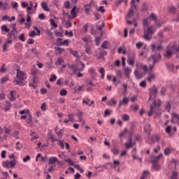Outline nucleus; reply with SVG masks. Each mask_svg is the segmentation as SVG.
<instances>
[{"instance_id":"obj_1","label":"nucleus","mask_w":179,"mask_h":179,"mask_svg":"<svg viewBox=\"0 0 179 179\" xmlns=\"http://www.w3.org/2000/svg\"><path fill=\"white\" fill-rule=\"evenodd\" d=\"M134 129H135V125L131 124L130 127V131L129 132V138L127 142L125 143L126 149H131L135 146V141H132V136H134Z\"/></svg>"},{"instance_id":"obj_2","label":"nucleus","mask_w":179,"mask_h":179,"mask_svg":"<svg viewBox=\"0 0 179 179\" xmlns=\"http://www.w3.org/2000/svg\"><path fill=\"white\" fill-rule=\"evenodd\" d=\"M16 78H17V79H15L16 85L22 86L23 81H24V80H26V79H27V74H26L25 72H24L22 71H19V69H17Z\"/></svg>"},{"instance_id":"obj_3","label":"nucleus","mask_w":179,"mask_h":179,"mask_svg":"<svg viewBox=\"0 0 179 179\" xmlns=\"http://www.w3.org/2000/svg\"><path fill=\"white\" fill-rule=\"evenodd\" d=\"M176 50L179 51V48H177L174 44H169L166 48V52L164 54V57L165 58H171Z\"/></svg>"},{"instance_id":"obj_4","label":"nucleus","mask_w":179,"mask_h":179,"mask_svg":"<svg viewBox=\"0 0 179 179\" xmlns=\"http://www.w3.org/2000/svg\"><path fill=\"white\" fill-rule=\"evenodd\" d=\"M153 33V28L152 27H148L147 29L144 28L143 38L148 41L150 40V36H152Z\"/></svg>"},{"instance_id":"obj_5","label":"nucleus","mask_w":179,"mask_h":179,"mask_svg":"<svg viewBox=\"0 0 179 179\" xmlns=\"http://www.w3.org/2000/svg\"><path fill=\"white\" fill-rule=\"evenodd\" d=\"M159 92V90H157V87H156L155 85H154L152 87L150 90V98L149 100H152V99H155L156 97V95Z\"/></svg>"},{"instance_id":"obj_6","label":"nucleus","mask_w":179,"mask_h":179,"mask_svg":"<svg viewBox=\"0 0 179 179\" xmlns=\"http://www.w3.org/2000/svg\"><path fill=\"white\" fill-rule=\"evenodd\" d=\"M2 166L5 169H12L13 167H15V166H16V162H15V161H5L3 162Z\"/></svg>"},{"instance_id":"obj_7","label":"nucleus","mask_w":179,"mask_h":179,"mask_svg":"<svg viewBox=\"0 0 179 179\" xmlns=\"http://www.w3.org/2000/svg\"><path fill=\"white\" fill-rule=\"evenodd\" d=\"M57 45L58 47H62V45H66L68 47V45H69V40L66 39L62 42V38H58L57 39Z\"/></svg>"},{"instance_id":"obj_8","label":"nucleus","mask_w":179,"mask_h":179,"mask_svg":"<svg viewBox=\"0 0 179 179\" xmlns=\"http://www.w3.org/2000/svg\"><path fill=\"white\" fill-rule=\"evenodd\" d=\"M135 59H136L135 54L130 55L127 59V62L129 65H130L131 66H134L135 65Z\"/></svg>"},{"instance_id":"obj_9","label":"nucleus","mask_w":179,"mask_h":179,"mask_svg":"<svg viewBox=\"0 0 179 179\" xmlns=\"http://www.w3.org/2000/svg\"><path fill=\"white\" fill-rule=\"evenodd\" d=\"M80 64H81L80 69L78 68V66H76H76H74V69L73 70L74 75H76V72H78V71H79V72H82V71H83L85 69V68H86L85 63H83V62H80Z\"/></svg>"},{"instance_id":"obj_10","label":"nucleus","mask_w":179,"mask_h":179,"mask_svg":"<svg viewBox=\"0 0 179 179\" xmlns=\"http://www.w3.org/2000/svg\"><path fill=\"white\" fill-rule=\"evenodd\" d=\"M151 58L152 59L154 64H156L159 59H162V55L159 52H155V55L151 56Z\"/></svg>"},{"instance_id":"obj_11","label":"nucleus","mask_w":179,"mask_h":179,"mask_svg":"<svg viewBox=\"0 0 179 179\" xmlns=\"http://www.w3.org/2000/svg\"><path fill=\"white\" fill-rule=\"evenodd\" d=\"M162 49L163 47L162 46V45H159L158 46H157L155 43H152L151 45V50L152 52H156V50H157V51H162Z\"/></svg>"},{"instance_id":"obj_12","label":"nucleus","mask_w":179,"mask_h":179,"mask_svg":"<svg viewBox=\"0 0 179 179\" xmlns=\"http://www.w3.org/2000/svg\"><path fill=\"white\" fill-rule=\"evenodd\" d=\"M144 131L148 134V136H150V132L152 131V127L150 124H146L144 126Z\"/></svg>"},{"instance_id":"obj_13","label":"nucleus","mask_w":179,"mask_h":179,"mask_svg":"<svg viewBox=\"0 0 179 179\" xmlns=\"http://www.w3.org/2000/svg\"><path fill=\"white\" fill-rule=\"evenodd\" d=\"M156 108V101H154V106H150V110L148 112V115L149 117H152L153 115V113H155V108Z\"/></svg>"},{"instance_id":"obj_14","label":"nucleus","mask_w":179,"mask_h":179,"mask_svg":"<svg viewBox=\"0 0 179 179\" xmlns=\"http://www.w3.org/2000/svg\"><path fill=\"white\" fill-rule=\"evenodd\" d=\"M129 103V99L124 98L122 101L120 102L119 106H128Z\"/></svg>"},{"instance_id":"obj_15","label":"nucleus","mask_w":179,"mask_h":179,"mask_svg":"<svg viewBox=\"0 0 179 179\" xmlns=\"http://www.w3.org/2000/svg\"><path fill=\"white\" fill-rule=\"evenodd\" d=\"M151 163L154 169H155L157 171L160 170V165H159V162L152 161Z\"/></svg>"},{"instance_id":"obj_16","label":"nucleus","mask_w":179,"mask_h":179,"mask_svg":"<svg viewBox=\"0 0 179 179\" xmlns=\"http://www.w3.org/2000/svg\"><path fill=\"white\" fill-rule=\"evenodd\" d=\"M91 8H92V3H89L85 6V12L87 15H90Z\"/></svg>"},{"instance_id":"obj_17","label":"nucleus","mask_w":179,"mask_h":179,"mask_svg":"<svg viewBox=\"0 0 179 179\" xmlns=\"http://www.w3.org/2000/svg\"><path fill=\"white\" fill-rule=\"evenodd\" d=\"M41 7L43 9V10H45V12H50L51 10L50 8H48V6L47 5V3L42 2L41 3Z\"/></svg>"},{"instance_id":"obj_18","label":"nucleus","mask_w":179,"mask_h":179,"mask_svg":"<svg viewBox=\"0 0 179 179\" xmlns=\"http://www.w3.org/2000/svg\"><path fill=\"white\" fill-rule=\"evenodd\" d=\"M128 134V129H124L120 134V138H125Z\"/></svg>"},{"instance_id":"obj_19","label":"nucleus","mask_w":179,"mask_h":179,"mask_svg":"<svg viewBox=\"0 0 179 179\" xmlns=\"http://www.w3.org/2000/svg\"><path fill=\"white\" fill-rule=\"evenodd\" d=\"M55 162H58V158H57V157H52L49 158V160H48L49 164H54Z\"/></svg>"},{"instance_id":"obj_20","label":"nucleus","mask_w":179,"mask_h":179,"mask_svg":"<svg viewBox=\"0 0 179 179\" xmlns=\"http://www.w3.org/2000/svg\"><path fill=\"white\" fill-rule=\"evenodd\" d=\"M107 55V51L102 50L100 52L99 55L97 57L98 59H101V58H104Z\"/></svg>"},{"instance_id":"obj_21","label":"nucleus","mask_w":179,"mask_h":179,"mask_svg":"<svg viewBox=\"0 0 179 179\" xmlns=\"http://www.w3.org/2000/svg\"><path fill=\"white\" fill-rule=\"evenodd\" d=\"M179 122V115H178L176 113H173L172 115V122Z\"/></svg>"},{"instance_id":"obj_22","label":"nucleus","mask_w":179,"mask_h":179,"mask_svg":"<svg viewBox=\"0 0 179 179\" xmlns=\"http://www.w3.org/2000/svg\"><path fill=\"white\" fill-rule=\"evenodd\" d=\"M70 52L76 58H78V59L80 58V56L79 55V53L78 52V51L72 50L71 49H70Z\"/></svg>"},{"instance_id":"obj_23","label":"nucleus","mask_w":179,"mask_h":179,"mask_svg":"<svg viewBox=\"0 0 179 179\" xmlns=\"http://www.w3.org/2000/svg\"><path fill=\"white\" fill-rule=\"evenodd\" d=\"M124 71L125 76L127 78H129V73H131V69H129V67H125L124 69Z\"/></svg>"},{"instance_id":"obj_24","label":"nucleus","mask_w":179,"mask_h":179,"mask_svg":"<svg viewBox=\"0 0 179 179\" xmlns=\"http://www.w3.org/2000/svg\"><path fill=\"white\" fill-rule=\"evenodd\" d=\"M30 135L31 136V142H33L34 139H38V136L37 135V134H36V132L31 131Z\"/></svg>"},{"instance_id":"obj_25","label":"nucleus","mask_w":179,"mask_h":179,"mask_svg":"<svg viewBox=\"0 0 179 179\" xmlns=\"http://www.w3.org/2000/svg\"><path fill=\"white\" fill-rule=\"evenodd\" d=\"M76 6H74L73 8L71 9V13L72 15V17L73 19H75V17H76Z\"/></svg>"},{"instance_id":"obj_26","label":"nucleus","mask_w":179,"mask_h":179,"mask_svg":"<svg viewBox=\"0 0 179 179\" xmlns=\"http://www.w3.org/2000/svg\"><path fill=\"white\" fill-rule=\"evenodd\" d=\"M131 17H134V9L132 8L129 11L126 19H131Z\"/></svg>"},{"instance_id":"obj_27","label":"nucleus","mask_w":179,"mask_h":179,"mask_svg":"<svg viewBox=\"0 0 179 179\" xmlns=\"http://www.w3.org/2000/svg\"><path fill=\"white\" fill-rule=\"evenodd\" d=\"M69 120L70 122H73L75 120V113L68 114Z\"/></svg>"},{"instance_id":"obj_28","label":"nucleus","mask_w":179,"mask_h":179,"mask_svg":"<svg viewBox=\"0 0 179 179\" xmlns=\"http://www.w3.org/2000/svg\"><path fill=\"white\" fill-rule=\"evenodd\" d=\"M101 79H104V75H106V70L103 67L99 69Z\"/></svg>"},{"instance_id":"obj_29","label":"nucleus","mask_w":179,"mask_h":179,"mask_svg":"<svg viewBox=\"0 0 179 179\" xmlns=\"http://www.w3.org/2000/svg\"><path fill=\"white\" fill-rule=\"evenodd\" d=\"M152 80H155V74L150 73L148 78V82L150 83Z\"/></svg>"},{"instance_id":"obj_30","label":"nucleus","mask_w":179,"mask_h":179,"mask_svg":"<svg viewBox=\"0 0 179 179\" xmlns=\"http://www.w3.org/2000/svg\"><path fill=\"white\" fill-rule=\"evenodd\" d=\"M7 106L4 108V110L9 111L10 110V108L12 107V104H10V102L6 101Z\"/></svg>"},{"instance_id":"obj_31","label":"nucleus","mask_w":179,"mask_h":179,"mask_svg":"<svg viewBox=\"0 0 179 179\" xmlns=\"http://www.w3.org/2000/svg\"><path fill=\"white\" fill-rule=\"evenodd\" d=\"M63 51H65V49L62 48H57L55 52H56V54L61 55V54H62Z\"/></svg>"},{"instance_id":"obj_32","label":"nucleus","mask_w":179,"mask_h":179,"mask_svg":"<svg viewBox=\"0 0 179 179\" xmlns=\"http://www.w3.org/2000/svg\"><path fill=\"white\" fill-rule=\"evenodd\" d=\"M50 22L51 26H53V27H55V29H57L58 27V24H57V23H55V21H54V19L51 18L50 20Z\"/></svg>"},{"instance_id":"obj_33","label":"nucleus","mask_w":179,"mask_h":179,"mask_svg":"<svg viewBox=\"0 0 179 179\" xmlns=\"http://www.w3.org/2000/svg\"><path fill=\"white\" fill-rule=\"evenodd\" d=\"M143 25L145 27H148V26H149V20H148V18H145L143 21Z\"/></svg>"},{"instance_id":"obj_34","label":"nucleus","mask_w":179,"mask_h":179,"mask_svg":"<svg viewBox=\"0 0 179 179\" xmlns=\"http://www.w3.org/2000/svg\"><path fill=\"white\" fill-rule=\"evenodd\" d=\"M150 19L151 20H154V22H156L157 20V17L155 13H151L150 15Z\"/></svg>"},{"instance_id":"obj_35","label":"nucleus","mask_w":179,"mask_h":179,"mask_svg":"<svg viewBox=\"0 0 179 179\" xmlns=\"http://www.w3.org/2000/svg\"><path fill=\"white\" fill-rule=\"evenodd\" d=\"M65 162H66L67 163H69V166H75V162H73V161L71 160L70 158L64 159Z\"/></svg>"},{"instance_id":"obj_36","label":"nucleus","mask_w":179,"mask_h":179,"mask_svg":"<svg viewBox=\"0 0 179 179\" xmlns=\"http://www.w3.org/2000/svg\"><path fill=\"white\" fill-rule=\"evenodd\" d=\"M63 134H64V130L63 129H61L59 131H56V134L59 137V139H61Z\"/></svg>"},{"instance_id":"obj_37","label":"nucleus","mask_w":179,"mask_h":179,"mask_svg":"<svg viewBox=\"0 0 179 179\" xmlns=\"http://www.w3.org/2000/svg\"><path fill=\"white\" fill-rule=\"evenodd\" d=\"M134 75L136 79H141V78H142V74H139V71H138V70H136L134 71Z\"/></svg>"},{"instance_id":"obj_38","label":"nucleus","mask_w":179,"mask_h":179,"mask_svg":"<svg viewBox=\"0 0 179 179\" xmlns=\"http://www.w3.org/2000/svg\"><path fill=\"white\" fill-rule=\"evenodd\" d=\"M122 120L123 121H125V122L129 121V115H127V114L123 115L122 116Z\"/></svg>"},{"instance_id":"obj_39","label":"nucleus","mask_w":179,"mask_h":179,"mask_svg":"<svg viewBox=\"0 0 179 179\" xmlns=\"http://www.w3.org/2000/svg\"><path fill=\"white\" fill-rule=\"evenodd\" d=\"M8 80H9V78L8 76L3 77L1 80V83H2V84L6 83V82H8Z\"/></svg>"},{"instance_id":"obj_40","label":"nucleus","mask_w":179,"mask_h":179,"mask_svg":"<svg viewBox=\"0 0 179 179\" xmlns=\"http://www.w3.org/2000/svg\"><path fill=\"white\" fill-rule=\"evenodd\" d=\"M105 24H106L104 23V22H102L101 25L96 26L97 30H99V31H101L103 30V27H104Z\"/></svg>"},{"instance_id":"obj_41","label":"nucleus","mask_w":179,"mask_h":179,"mask_svg":"<svg viewBox=\"0 0 179 179\" xmlns=\"http://www.w3.org/2000/svg\"><path fill=\"white\" fill-rule=\"evenodd\" d=\"M77 117H78V120H79V122H82V117H83V113H82V112H79L78 114H77Z\"/></svg>"},{"instance_id":"obj_42","label":"nucleus","mask_w":179,"mask_h":179,"mask_svg":"<svg viewBox=\"0 0 179 179\" xmlns=\"http://www.w3.org/2000/svg\"><path fill=\"white\" fill-rule=\"evenodd\" d=\"M15 33H17V31H15L14 29H13L10 33H8V36L9 38H12V36H15Z\"/></svg>"},{"instance_id":"obj_43","label":"nucleus","mask_w":179,"mask_h":179,"mask_svg":"<svg viewBox=\"0 0 179 179\" xmlns=\"http://www.w3.org/2000/svg\"><path fill=\"white\" fill-rule=\"evenodd\" d=\"M164 108L166 110H167L168 111H170V110H171V104L170 103V102H168L165 106H164Z\"/></svg>"},{"instance_id":"obj_44","label":"nucleus","mask_w":179,"mask_h":179,"mask_svg":"<svg viewBox=\"0 0 179 179\" xmlns=\"http://www.w3.org/2000/svg\"><path fill=\"white\" fill-rule=\"evenodd\" d=\"M169 166H172V167H173V169H176V166H177V161L176 160H173L170 162Z\"/></svg>"},{"instance_id":"obj_45","label":"nucleus","mask_w":179,"mask_h":179,"mask_svg":"<svg viewBox=\"0 0 179 179\" xmlns=\"http://www.w3.org/2000/svg\"><path fill=\"white\" fill-rule=\"evenodd\" d=\"M49 80H50V82H54V81L57 80V76L55 74H52Z\"/></svg>"},{"instance_id":"obj_46","label":"nucleus","mask_w":179,"mask_h":179,"mask_svg":"<svg viewBox=\"0 0 179 179\" xmlns=\"http://www.w3.org/2000/svg\"><path fill=\"white\" fill-rule=\"evenodd\" d=\"M22 148H23V145H22L20 143V142H17V143H16V150H20V149H22Z\"/></svg>"},{"instance_id":"obj_47","label":"nucleus","mask_w":179,"mask_h":179,"mask_svg":"<svg viewBox=\"0 0 179 179\" xmlns=\"http://www.w3.org/2000/svg\"><path fill=\"white\" fill-rule=\"evenodd\" d=\"M170 153H171V148H166L164 150V155L166 156H169V155H170Z\"/></svg>"},{"instance_id":"obj_48","label":"nucleus","mask_w":179,"mask_h":179,"mask_svg":"<svg viewBox=\"0 0 179 179\" xmlns=\"http://www.w3.org/2000/svg\"><path fill=\"white\" fill-rule=\"evenodd\" d=\"M55 34L57 36V37H62L64 36V33L59 32L58 31H55Z\"/></svg>"},{"instance_id":"obj_49","label":"nucleus","mask_w":179,"mask_h":179,"mask_svg":"<svg viewBox=\"0 0 179 179\" xmlns=\"http://www.w3.org/2000/svg\"><path fill=\"white\" fill-rule=\"evenodd\" d=\"M64 35L69 36V37H73V32H72V31H66Z\"/></svg>"},{"instance_id":"obj_50","label":"nucleus","mask_w":179,"mask_h":179,"mask_svg":"<svg viewBox=\"0 0 179 179\" xmlns=\"http://www.w3.org/2000/svg\"><path fill=\"white\" fill-rule=\"evenodd\" d=\"M177 177H178V173L173 172L171 179H178Z\"/></svg>"},{"instance_id":"obj_51","label":"nucleus","mask_w":179,"mask_h":179,"mask_svg":"<svg viewBox=\"0 0 179 179\" xmlns=\"http://www.w3.org/2000/svg\"><path fill=\"white\" fill-rule=\"evenodd\" d=\"M33 29H34V30H36V36H40V34H41V31H40V29H38V28L37 27H36V26H34L33 27Z\"/></svg>"},{"instance_id":"obj_52","label":"nucleus","mask_w":179,"mask_h":179,"mask_svg":"<svg viewBox=\"0 0 179 179\" xmlns=\"http://www.w3.org/2000/svg\"><path fill=\"white\" fill-rule=\"evenodd\" d=\"M1 30L6 31V33H9V29L8 28V27H6V25L1 26Z\"/></svg>"},{"instance_id":"obj_53","label":"nucleus","mask_w":179,"mask_h":179,"mask_svg":"<svg viewBox=\"0 0 179 179\" xmlns=\"http://www.w3.org/2000/svg\"><path fill=\"white\" fill-rule=\"evenodd\" d=\"M66 94H68V92L66 91V90L63 89L60 91V95L66 96Z\"/></svg>"},{"instance_id":"obj_54","label":"nucleus","mask_w":179,"mask_h":179,"mask_svg":"<svg viewBox=\"0 0 179 179\" xmlns=\"http://www.w3.org/2000/svg\"><path fill=\"white\" fill-rule=\"evenodd\" d=\"M177 10V8H176V7L174 6H171L169 8V12H171V13H176Z\"/></svg>"},{"instance_id":"obj_55","label":"nucleus","mask_w":179,"mask_h":179,"mask_svg":"<svg viewBox=\"0 0 179 179\" xmlns=\"http://www.w3.org/2000/svg\"><path fill=\"white\" fill-rule=\"evenodd\" d=\"M166 134H171V126H167L165 129Z\"/></svg>"},{"instance_id":"obj_56","label":"nucleus","mask_w":179,"mask_h":179,"mask_svg":"<svg viewBox=\"0 0 179 179\" xmlns=\"http://www.w3.org/2000/svg\"><path fill=\"white\" fill-rule=\"evenodd\" d=\"M2 20H8L9 22H12V20H10V17H9L8 15L3 16Z\"/></svg>"},{"instance_id":"obj_57","label":"nucleus","mask_w":179,"mask_h":179,"mask_svg":"<svg viewBox=\"0 0 179 179\" xmlns=\"http://www.w3.org/2000/svg\"><path fill=\"white\" fill-rule=\"evenodd\" d=\"M61 64H64V60L62 58H59L57 62L55 63V65H61Z\"/></svg>"},{"instance_id":"obj_58","label":"nucleus","mask_w":179,"mask_h":179,"mask_svg":"<svg viewBox=\"0 0 179 179\" xmlns=\"http://www.w3.org/2000/svg\"><path fill=\"white\" fill-rule=\"evenodd\" d=\"M91 34L92 36H96V29H94V27H93V26L91 27Z\"/></svg>"},{"instance_id":"obj_59","label":"nucleus","mask_w":179,"mask_h":179,"mask_svg":"<svg viewBox=\"0 0 179 179\" xmlns=\"http://www.w3.org/2000/svg\"><path fill=\"white\" fill-rule=\"evenodd\" d=\"M64 7L66 8V9H69V8H71V3L69 1H65L64 2Z\"/></svg>"},{"instance_id":"obj_60","label":"nucleus","mask_w":179,"mask_h":179,"mask_svg":"<svg viewBox=\"0 0 179 179\" xmlns=\"http://www.w3.org/2000/svg\"><path fill=\"white\" fill-rule=\"evenodd\" d=\"M19 38L22 42L26 41V38H24V34H22L21 35H20Z\"/></svg>"},{"instance_id":"obj_61","label":"nucleus","mask_w":179,"mask_h":179,"mask_svg":"<svg viewBox=\"0 0 179 179\" xmlns=\"http://www.w3.org/2000/svg\"><path fill=\"white\" fill-rule=\"evenodd\" d=\"M100 41H101L100 37H99V36H96V37H95V43H96V45H99V44H100Z\"/></svg>"},{"instance_id":"obj_62","label":"nucleus","mask_w":179,"mask_h":179,"mask_svg":"<svg viewBox=\"0 0 179 179\" xmlns=\"http://www.w3.org/2000/svg\"><path fill=\"white\" fill-rule=\"evenodd\" d=\"M66 29H69V27H72V23L70 21H67L65 24Z\"/></svg>"},{"instance_id":"obj_63","label":"nucleus","mask_w":179,"mask_h":179,"mask_svg":"<svg viewBox=\"0 0 179 179\" xmlns=\"http://www.w3.org/2000/svg\"><path fill=\"white\" fill-rule=\"evenodd\" d=\"M167 68L170 69V71H173L174 69V64H167Z\"/></svg>"},{"instance_id":"obj_64","label":"nucleus","mask_w":179,"mask_h":179,"mask_svg":"<svg viewBox=\"0 0 179 179\" xmlns=\"http://www.w3.org/2000/svg\"><path fill=\"white\" fill-rule=\"evenodd\" d=\"M29 37H34V36H37V33L35 31H32L29 34Z\"/></svg>"}]
</instances>
